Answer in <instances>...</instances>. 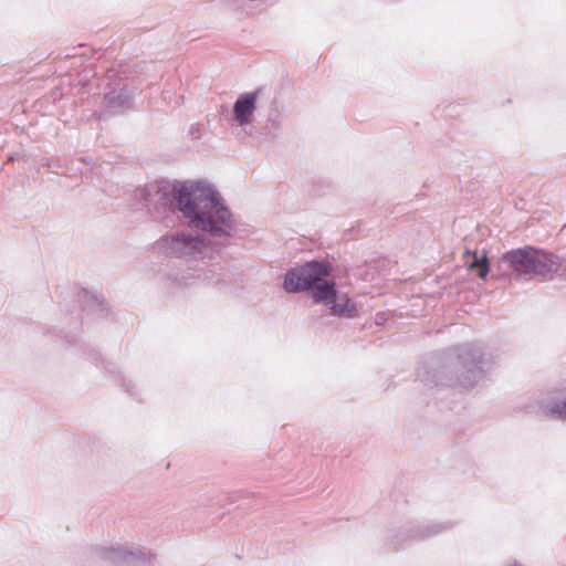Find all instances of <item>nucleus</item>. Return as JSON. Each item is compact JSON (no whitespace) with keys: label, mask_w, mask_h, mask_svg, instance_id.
<instances>
[{"label":"nucleus","mask_w":566,"mask_h":566,"mask_svg":"<svg viewBox=\"0 0 566 566\" xmlns=\"http://www.w3.org/2000/svg\"><path fill=\"white\" fill-rule=\"evenodd\" d=\"M562 265L563 261L559 256L535 249L534 274L545 276L557 272Z\"/></svg>","instance_id":"7"},{"label":"nucleus","mask_w":566,"mask_h":566,"mask_svg":"<svg viewBox=\"0 0 566 566\" xmlns=\"http://www.w3.org/2000/svg\"><path fill=\"white\" fill-rule=\"evenodd\" d=\"M534 252L533 248L516 249L503 254V261L516 274H534Z\"/></svg>","instance_id":"5"},{"label":"nucleus","mask_w":566,"mask_h":566,"mask_svg":"<svg viewBox=\"0 0 566 566\" xmlns=\"http://www.w3.org/2000/svg\"><path fill=\"white\" fill-rule=\"evenodd\" d=\"M333 266L327 261H308L286 272L283 287L289 293L313 290L332 274Z\"/></svg>","instance_id":"3"},{"label":"nucleus","mask_w":566,"mask_h":566,"mask_svg":"<svg viewBox=\"0 0 566 566\" xmlns=\"http://www.w3.org/2000/svg\"><path fill=\"white\" fill-rule=\"evenodd\" d=\"M203 247L202 240L184 232L167 235L158 242L161 253L184 259L197 256Z\"/></svg>","instance_id":"4"},{"label":"nucleus","mask_w":566,"mask_h":566,"mask_svg":"<svg viewBox=\"0 0 566 566\" xmlns=\"http://www.w3.org/2000/svg\"><path fill=\"white\" fill-rule=\"evenodd\" d=\"M258 95L249 92L241 95L233 105V119L240 125H248L252 122Z\"/></svg>","instance_id":"6"},{"label":"nucleus","mask_w":566,"mask_h":566,"mask_svg":"<svg viewBox=\"0 0 566 566\" xmlns=\"http://www.w3.org/2000/svg\"><path fill=\"white\" fill-rule=\"evenodd\" d=\"M551 412L559 417L566 418V398L562 401L554 403L551 407Z\"/></svg>","instance_id":"9"},{"label":"nucleus","mask_w":566,"mask_h":566,"mask_svg":"<svg viewBox=\"0 0 566 566\" xmlns=\"http://www.w3.org/2000/svg\"><path fill=\"white\" fill-rule=\"evenodd\" d=\"M312 298L323 305L331 315L354 318L359 314L360 306L348 291L332 281L319 283L312 290Z\"/></svg>","instance_id":"2"},{"label":"nucleus","mask_w":566,"mask_h":566,"mask_svg":"<svg viewBox=\"0 0 566 566\" xmlns=\"http://www.w3.org/2000/svg\"><path fill=\"white\" fill-rule=\"evenodd\" d=\"M465 266L468 271L475 272L481 280H485L490 271L488 258L484 252L469 253L467 255Z\"/></svg>","instance_id":"8"},{"label":"nucleus","mask_w":566,"mask_h":566,"mask_svg":"<svg viewBox=\"0 0 566 566\" xmlns=\"http://www.w3.org/2000/svg\"><path fill=\"white\" fill-rule=\"evenodd\" d=\"M174 197L179 211L196 229L219 237L233 233L237 220L216 187L202 179L178 181Z\"/></svg>","instance_id":"1"}]
</instances>
